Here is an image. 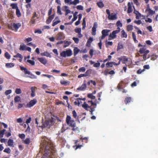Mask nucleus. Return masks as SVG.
Returning a JSON list of instances; mask_svg holds the SVG:
<instances>
[{
	"label": "nucleus",
	"instance_id": "48",
	"mask_svg": "<svg viewBox=\"0 0 158 158\" xmlns=\"http://www.w3.org/2000/svg\"><path fill=\"white\" fill-rule=\"evenodd\" d=\"M24 142L25 143L28 144L30 142V139L29 138H27L24 140Z\"/></svg>",
	"mask_w": 158,
	"mask_h": 158
},
{
	"label": "nucleus",
	"instance_id": "12",
	"mask_svg": "<svg viewBox=\"0 0 158 158\" xmlns=\"http://www.w3.org/2000/svg\"><path fill=\"white\" fill-rule=\"evenodd\" d=\"M65 38L64 35L63 33L61 32H59L57 35L56 39L57 40H61L64 39Z\"/></svg>",
	"mask_w": 158,
	"mask_h": 158
},
{
	"label": "nucleus",
	"instance_id": "40",
	"mask_svg": "<svg viewBox=\"0 0 158 158\" xmlns=\"http://www.w3.org/2000/svg\"><path fill=\"white\" fill-rule=\"evenodd\" d=\"M116 26L118 27H121L122 26V24L120 21H118L116 23Z\"/></svg>",
	"mask_w": 158,
	"mask_h": 158
},
{
	"label": "nucleus",
	"instance_id": "38",
	"mask_svg": "<svg viewBox=\"0 0 158 158\" xmlns=\"http://www.w3.org/2000/svg\"><path fill=\"white\" fill-rule=\"evenodd\" d=\"M98 6L100 8H102L104 6V4L102 2H99L97 3Z\"/></svg>",
	"mask_w": 158,
	"mask_h": 158
},
{
	"label": "nucleus",
	"instance_id": "19",
	"mask_svg": "<svg viewBox=\"0 0 158 158\" xmlns=\"http://www.w3.org/2000/svg\"><path fill=\"white\" fill-rule=\"evenodd\" d=\"M20 68L21 70L24 71V73L25 74H30V72L28 71L26 68L21 66H20Z\"/></svg>",
	"mask_w": 158,
	"mask_h": 158
},
{
	"label": "nucleus",
	"instance_id": "42",
	"mask_svg": "<svg viewBox=\"0 0 158 158\" xmlns=\"http://www.w3.org/2000/svg\"><path fill=\"white\" fill-rule=\"evenodd\" d=\"M131 100V98H125V102L126 104L130 102Z\"/></svg>",
	"mask_w": 158,
	"mask_h": 158
},
{
	"label": "nucleus",
	"instance_id": "28",
	"mask_svg": "<svg viewBox=\"0 0 158 158\" xmlns=\"http://www.w3.org/2000/svg\"><path fill=\"white\" fill-rule=\"evenodd\" d=\"M80 50L77 47L75 48L73 50L74 55L75 56L79 52Z\"/></svg>",
	"mask_w": 158,
	"mask_h": 158
},
{
	"label": "nucleus",
	"instance_id": "22",
	"mask_svg": "<svg viewBox=\"0 0 158 158\" xmlns=\"http://www.w3.org/2000/svg\"><path fill=\"white\" fill-rule=\"evenodd\" d=\"M60 83L62 85H67L70 84V82L67 81L61 80L60 81Z\"/></svg>",
	"mask_w": 158,
	"mask_h": 158
},
{
	"label": "nucleus",
	"instance_id": "33",
	"mask_svg": "<svg viewBox=\"0 0 158 158\" xmlns=\"http://www.w3.org/2000/svg\"><path fill=\"white\" fill-rule=\"evenodd\" d=\"M133 29V26L131 25H129L127 27V31H132Z\"/></svg>",
	"mask_w": 158,
	"mask_h": 158
},
{
	"label": "nucleus",
	"instance_id": "8",
	"mask_svg": "<svg viewBox=\"0 0 158 158\" xmlns=\"http://www.w3.org/2000/svg\"><path fill=\"white\" fill-rule=\"evenodd\" d=\"M118 59L119 60H121L123 64H126V65L127 66L129 65L130 64H131V62H130L128 63L127 64H126V62L127 61L129 62V61H128V58H127V57H126L125 56H122L118 58Z\"/></svg>",
	"mask_w": 158,
	"mask_h": 158
},
{
	"label": "nucleus",
	"instance_id": "29",
	"mask_svg": "<svg viewBox=\"0 0 158 158\" xmlns=\"http://www.w3.org/2000/svg\"><path fill=\"white\" fill-rule=\"evenodd\" d=\"M8 145L9 146L13 147V140L9 139L8 142Z\"/></svg>",
	"mask_w": 158,
	"mask_h": 158
},
{
	"label": "nucleus",
	"instance_id": "18",
	"mask_svg": "<svg viewBox=\"0 0 158 158\" xmlns=\"http://www.w3.org/2000/svg\"><path fill=\"white\" fill-rule=\"evenodd\" d=\"M60 22V21L59 19L58 18L56 17L53 21L52 24L53 26H54Z\"/></svg>",
	"mask_w": 158,
	"mask_h": 158
},
{
	"label": "nucleus",
	"instance_id": "49",
	"mask_svg": "<svg viewBox=\"0 0 158 158\" xmlns=\"http://www.w3.org/2000/svg\"><path fill=\"white\" fill-rule=\"evenodd\" d=\"M5 56L6 58L8 59H10V56L8 52H6L5 53Z\"/></svg>",
	"mask_w": 158,
	"mask_h": 158
},
{
	"label": "nucleus",
	"instance_id": "27",
	"mask_svg": "<svg viewBox=\"0 0 158 158\" xmlns=\"http://www.w3.org/2000/svg\"><path fill=\"white\" fill-rule=\"evenodd\" d=\"M78 14V12L76 11L73 14V19H72V23H73L74 21H75L77 19V15Z\"/></svg>",
	"mask_w": 158,
	"mask_h": 158
},
{
	"label": "nucleus",
	"instance_id": "57",
	"mask_svg": "<svg viewBox=\"0 0 158 158\" xmlns=\"http://www.w3.org/2000/svg\"><path fill=\"white\" fill-rule=\"evenodd\" d=\"M76 8L77 10H82L83 9V7L81 5H78L76 7Z\"/></svg>",
	"mask_w": 158,
	"mask_h": 158
},
{
	"label": "nucleus",
	"instance_id": "21",
	"mask_svg": "<svg viewBox=\"0 0 158 158\" xmlns=\"http://www.w3.org/2000/svg\"><path fill=\"white\" fill-rule=\"evenodd\" d=\"M93 39L92 37H90L88 39L87 43L86 46L88 47H89L90 46V44L93 41Z\"/></svg>",
	"mask_w": 158,
	"mask_h": 158
},
{
	"label": "nucleus",
	"instance_id": "54",
	"mask_svg": "<svg viewBox=\"0 0 158 158\" xmlns=\"http://www.w3.org/2000/svg\"><path fill=\"white\" fill-rule=\"evenodd\" d=\"M88 76V74H81L80 75H79L78 76V78H81L82 77H85L87 76Z\"/></svg>",
	"mask_w": 158,
	"mask_h": 158
},
{
	"label": "nucleus",
	"instance_id": "25",
	"mask_svg": "<svg viewBox=\"0 0 158 158\" xmlns=\"http://www.w3.org/2000/svg\"><path fill=\"white\" fill-rule=\"evenodd\" d=\"M149 52L148 50H147L144 54L143 55V58L144 60H145L147 59V54Z\"/></svg>",
	"mask_w": 158,
	"mask_h": 158
},
{
	"label": "nucleus",
	"instance_id": "20",
	"mask_svg": "<svg viewBox=\"0 0 158 158\" xmlns=\"http://www.w3.org/2000/svg\"><path fill=\"white\" fill-rule=\"evenodd\" d=\"M86 87V84L85 83L83 84L81 87L77 88V89L78 90H80L81 91L84 90Z\"/></svg>",
	"mask_w": 158,
	"mask_h": 158
},
{
	"label": "nucleus",
	"instance_id": "26",
	"mask_svg": "<svg viewBox=\"0 0 158 158\" xmlns=\"http://www.w3.org/2000/svg\"><path fill=\"white\" fill-rule=\"evenodd\" d=\"M121 37L122 38H126L127 37V35L124 30H123L121 31Z\"/></svg>",
	"mask_w": 158,
	"mask_h": 158
},
{
	"label": "nucleus",
	"instance_id": "16",
	"mask_svg": "<svg viewBox=\"0 0 158 158\" xmlns=\"http://www.w3.org/2000/svg\"><path fill=\"white\" fill-rule=\"evenodd\" d=\"M79 2V0H74L73 1H72V0H70L68 4L69 5H76L78 4Z\"/></svg>",
	"mask_w": 158,
	"mask_h": 158
},
{
	"label": "nucleus",
	"instance_id": "58",
	"mask_svg": "<svg viewBox=\"0 0 158 158\" xmlns=\"http://www.w3.org/2000/svg\"><path fill=\"white\" fill-rule=\"evenodd\" d=\"M15 93L17 94H19L21 93V90L20 89H16L15 91Z\"/></svg>",
	"mask_w": 158,
	"mask_h": 158
},
{
	"label": "nucleus",
	"instance_id": "5",
	"mask_svg": "<svg viewBox=\"0 0 158 158\" xmlns=\"http://www.w3.org/2000/svg\"><path fill=\"white\" fill-rule=\"evenodd\" d=\"M120 31V28L119 27H117L116 30L110 33L108 37V40H110L111 39H115L117 37L116 34L118 33Z\"/></svg>",
	"mask_w": 158,
	"mask_h": 158
},
{
	"label": "nucleus",
	"instance_id": "4",
	"mask_svg": "<svg viewBox=\"0 0 158 158\" xmlns=\"http://www.w3.org/2000/svg\"><path fill=\"white\" fill-rule=\"evenodd\" d=\"M82 107L86 110L89 111L91 115L93 114V112L95 111L94 108H92L91 106H89V105L85 102L82 105Z\"/></svg>",
	"mask_w": 158,
	"mask_h": 158
},
{
	"label": "nucleus",
	"instance_id": "31",
	"mask_svg": "<svg viewBox=\"0 0 158 158\" xmlns=\"http://www.w3.org/2000/svg\"><path fill=\"white\" fill-rule=\"evenodd\" d=\"M146 11H148L150 14L153 15L155 13V11L151 10L149 8H148Z\"/></svg>",
	"mask_w": 158,
	"mask_h": 158
},
{
	"label": "nucleus",
	"instance_id": "7",
	"mask_svg": "<svg viewBox=\"0 0 158 158\" xmlns=\"http://www.w3.org/2000/svg\"><path fill=\"white\" fill-rule=\"evenodd\" d=\"M21 26V24L19 23H11L10 26H9V29H11L12 30L16 31Z\"/></svg>",
	"mask_w": 158,
	"mask_h": 158
},
{
	"label": "nucleus",
	"instance_id": "55",
	"mask_svg": "<svg viewBox=\"0 0 158 158\" xmlns=\"http://www.w3.org/2000/svg\"><path fill=\"white\" fill-rule=\"evenodd\" d=\"M12 92V91L10 89H9V90H6L5 92V95H8L11 94Z\"/></svg>",
	"mask_w": 158,
	"mask_h": 158
},
{
	"label": "nucleus",
	"instance_id": "59",
	"mask_svg": "<svg viewBox=\"0 0 158 158\" xmlns=\"http://www.w3.org/2000/svg\"><path fill=\"white\" fill-rule=\"evenodd\" d=\"M100 65V64L99 62H97L96 63H95L93 66L94 67H99Z\"/></svg>",
	"mask_w": 158,
	"mask_h": 158
},
{
	"label": "nucleus",
	"instance_id": "61",
	"mask_svg": "<svg viewBox=\"0 0 158 158\" xmlns=\"http://www.w3.org/2000/svg\"><path fill=\"white\" fill-rule=\"evenodd\" d=\"M73 39L76 43L77 44L78 43L79 40L78 38L76 37H73Z\"/></svg>",
	"mask_w": 158,
	"mask_h": 158
},
{
	"label": "nucleus",
	"instance_id": "14",
	"mask_svg": "<svg viewBox=\"0 0 158 158\" xmlns=\"http://www.w3.org/2000/svg\"><path fill=\"white\" fill-rule=\"evenodd\" d=\"M69 8L68 6H64L62 7V10L65 11V15H67L70 13L71 12V11L69 9Z\"/></svg>",
	"mask_w": 158,
	"mask_h": 158
},
{
	"label": "nucleus",
	"instance_id": "32",
	"mask_svg": "<svg viewBox=\"0 0 158 158\" xmlns=\"http://www.w3.org/2000/svg\"><path fill=\"white\" fill-rule=\"evenodd\" d=\"M41 55L42 56H46L48 57H50V54L48 52H44L41 53Z\"/></svg>",
	"mask_w": 158,
	"mask_h": 158
},
{
	"label": "nucleus",
	"instance_id": "24",
	"mask_svg": "<svg viewBox=\"0 0 158 158\" xmlns=\"http://www.w3.org/2000/svg\"><path fill=\"white\" fill-rule=\"evenodd\" d=\"M54 17V15H51V16H50L47 19V20L46 21V23L47 24L49 23L52 19H53Z\"/></svg>",
	"mask_w": 158,
	"mask_h": 158
},
{
	"label": "nucleus",
	"instance_id": "41",
	"mask_svg": "<svg viewBox=\"0 0 158 158\" xmlns=\"http://www.w3.org/2000/svg\"><path fill=\"white\" fill-rule=\"evenodd\" d=\"M123 48V45L121 43H118V45L117 50H119Z\"/></svg>",
	"mask_w": 158,
	"mask_h": 158
},
{
	"label": "nucleus",
	"instance_id": "39",
	"mask_svg": "<svg viewBox=\"0 0 158 158\" xmlns=\"http://www.w3.org/2000/svg\"><path fill=\"white\" fill-rule=\"evenodd\" d=\"M64 48H66L67 46H68L70 44H71V43L70 42L68 41H64Z\"/></svg>",
	"mask_w": 158,
	"mask_h": 158
},
{
	"label": "nucleus",
	"instance_id": "10",
	"mask_svg": "<svg viewBox=\"0 0 158 158\" xmlns=\"http://www.w3.org/2000/svg\"><path fill=\"white\" fill-rule=\"evenodd\" d=\"M37 102L36 99H34L31 100L27 105V106L28 107H31L34 106Z\"/></svg>",
	"mask_w": 158,
	"mask_h": 158
},
{
	"label": "nucleus",
	"instance_id": "13",
	"mask_svg": "<svg viewBox=\"0 0 158 158\" xmlns=\"http://www.w3.org/2000/svg\"><path fill=\"white\" fill-rule=\"evenodd\" d=\"M108 19L109 20H114L117 19L116 15L114 13H112L109 16H108Z\"/></svg>",
	"mask_w": 158,
	"mask_h": 158
},
{
	"label": "nucleus",
	"instance_id": "63",
	"mask_svg": "<svg viewBox=\"0 0 158 158\" xmlns=\"http://www.w3.org/2000/svg\"><path fill=\"white\" fill-rule=\"evenodd\" d=\"M32 40V39L31 37H29L27 38L26 39L24 40V41L25 42H29L31 41Z\"/></svg>",
	"mask_w": 158,
	"mask_h": 158
},
{
	"label": "nucleus",
	"instance_id": "47",
	"mask_svg": "<svg viewBox=\"0 0 158 158\" xmlns=\"http://www.w3.org/2000/svg\"><path fill=\"white\" fill-rule=\"evenodd\" d=\"M14 57L19 58L21 59L23 58L22 56L19 53H18L16 55L14 56Z\"/></svg>",
	"mask_w": 158,
	"mask_h": 158
},
{
	"label": "nucleus",
	"instance_id": "3",
	"mask_svg": "<svg viewBox=\"0 0 158 158\" xmlns=\"http://www.w3.org/2000/svg\"><path fill=\"white\" fill-rule=\"evenodd\" d=\"M53 120L52 119H50L48 120H46L41 126L39 127L42 128H49L53 125Z\"/></svg>",
	"mask_w": 158,
	"mask_h": 158
},
{
	"label": "nucleus",
	"instance_id": "34",
	"mask_svg": "<svg viewBox=\"0 0 158 158\" xmlns=\"http://www.w3.org/2000/svg\"><path fill=\"white\" fill-rule=\"evenodd\" d=\"M27 46L24 45H21L19 49L20 50H25L26 49Z\"/></svg>",
	"mask_w": 158,
	"mask_h": 158
},
{
	"label": "nucleus",
	"instance_id": "11",
	"mask_svg": "<svg viewBox=\"0 0 158 158\" xmlns=\"http://www.w3.org/2000/svg\"><path fill=\"white\" fill-rule=\"evenodd\" d=\"M98 27V24L96 22H95L94 23L92 29V34L93 35H95L96 34V28Z\"/></svg>",
	"mask_w": 158,
	"mask_h": 158
},
{
	"label": "nucleus",
	"instance_id": "23",
	"mask_svg": "<svg viewBox=\"0 0 158 158\" xmlns=\"http://www.w3.org/2000/svg\"><path fill=\"white\" fill-rule=\"evenodd\" d=\"M15 64L13 63H7L6 64L5 66L7 68H10L13 67Z\"/></svg>",
	"mask_w": 158,
	"mask_h": 158
},
{
	"label": "nucleus",
	"instance_id": "62",
	"mask_svg": "<svg viewBox=\"0 0 158 158\" xmlns=\"http://www.w3.org/2000/svg\"><path fill=\"white\" fill-rule=\"evenodd\" d=\"M157 57H158V56L157 55H155L154 56V55H152V57L151 58V60H155L157 58Z\"/></svg>",
	"mask_w": 158,
	"mask_h": 158
},
{
	"label": "nucleus",
	"instance_id": "36",
	"mask_svg": "<svg viewBox=\"0 0 158 158\" xmlns=\"http://www.w3.org/2000/svg\"><path fill=\"white\" fill-rule=\"evenodd\" d=\"M15 102H19L20 100V98L19 96H17L15 98H14Z\"/></svg>",
	"mask_w": 158,
	"mask_h": 158
},
{
	"label": "nucleus",
	"instance_id": "45",
	"mask_svg": "<svg viewBox=\"0 0 158 158\" xmlns=\"http://www.w3.org/2000/svg\"><path fill=\"white\" fill-rule=\"evenodd\" d=\"M27 62L30 64L31 65H34L35 64V61L30 60H27Z\"/></svg>",
	"mask_w": 158,
	"mask_h": 158
},
{
	"label": "nucleus",
	"instance_id": "9",
	"mask_svg": "<svg viewBox=\"0 0 158 158\" xmlns=\"http://www.w3.org/2000/svg\"><path fill=\"white\" fill-rule=\"evenodd\" d=\"M110 31V30L108 29H104L102 31L101 33L102 36H101V40H103L108 35L109 32Z\"/></svg>",
	"mask_w": 158,
	"mask_h": 158
},
{
	"label": "nucleus",
	"instance_id": "6",
	"mask_svg": "<svg viewBox=\"0 0 158 158\" xmlns=\"http://www.w3.org/2000/svg\"><path fill=\"white\" fill-rule=\"evenodd\" d=\"M72 54V52L70 49H68L65 51H63L60 53V56L63 57H65L66 56H70Z\"/></svg>",
	"mask_w": 158,
	"mask_h": 158
},
{
	"label": "nucleus",
	"instance_id": "35",
	"mask_svg": "<svg viewBox=\"0 0 158 158\" xmlns=\"http://www.w3.org/2000/svg\"><path fill=\"white\" fill-rule=\"evenodd\" d=\"M10 6H11L12 8L13 9H16V10L17 9V8H18V7L17 6V4H15V3L11 4L10 5Z\"/></svg>",
	"mask_w": 158,
	"mask_h": 158
},
{
	"label": "nucleus",
	"instance_id": "56",
	"mask_svg": "<svg viewBox=\"0 0 158 158\" xmlns=\"http://www.w3.org/2000/svg\"><path fill=\"white\" fill-rule=\"evenodd\" d=\"M75 31L76 33L78 34L81 32V29L80 28H76L75 29Z\"/></svg>",
	"mask_w": 158,
	"mask_h": 158
},
{
	"label": "nucleus",
	"instance_id": "52",
	"mask_svg": "<svg viewBox=\"0 0 158 158\" xmlns=\"http://www.w3.org/2000/svg\"><path fill=\"white\" fill-rule=\"evenodd\" d=\"M29 75H30V76L29 77L31 79H36L37 78V77L34 75V74L31 73H30V74H29Z\"/></svg>",
	"mask_w": 158,
	"mask_h": 158
},
{
	"label": "nucleus",
	"instance_id": "1",
	"mask_svg": "<svg viewBox=\"0 0 158 158\" xmlns=\"http://www.w3.org/2000/svg\"><path fill=\"white\" fill-rule=\"evenodd\" d=\"M42 139L43 141L45 140L41 143V148L44 149L45 153L43 156V158H48L52 153H53L51 150L53 151H55L54 145L52 142L46 137H44Z\"/></svg>",
	"mask_w": 158,
	"mask_h": 158
},
{
	"label": "nucleus",
	"instance_id": "44",
	"mask_svg": "<svg viewBox=\"0 0 158 158\" xmlns=\"http://www.w3.org/2000/svg\"><path fill=\"white\" fill-rule=\"evenodd\" d=\"M16 14L18 17L20 16L21 15V13L19 8H17L16 10Z\"/></svg>",
	"mask_w": 158,
	"mask_h": 158
},
{
	"label": "nucleus",
	"instance_id": "15",
	"mask_svg": "<svg viewBox=\"0 0 158 158\" xmlns=\"http://www.w3.org/2000/svg\"><path fill=\"white\" fill-rule=\"evenodd\" d=\"M133 4L132 3H131L130 2H129L127 4V6H128V10H127V13H130L132 12V6Z\"/></svg>",
	"mask_w": 158,
	"mask_h": 158
},
{
	"label": "nucleus",
	"instance_id": "30",
	"mask_svg": "<svg viewBox=\"0 0 158 158\" xmlns=\"http://www.w3.org/2000/svg\"><path fill=\"white\" fill-rule=\"evenodd\" d=\"M146 48L144 46L143 48H140L139 52L140 53L143 54V53H144L146 51Z\"/></svg>",
	"mask_w": 158,
	"mask_h": 158
},
{
	"label": "nucleus",
	"instance_id": "17",
	"mask_svg": "<svg viewBox=\"0 0 158 158\" xmlns=\"http://www.w3.org/2000/svg\"><path fill=\"white\" fill-rule=\"evenodd\" d=\"M37 59L41 63L44 64H45L47 63V60L44 58H38Z\"/></svg>",
	"mask_w": 158,
	"mask_h": 158
},
{
	"label": "nucleus",
	"instance_id": "64",
	"mask_svg": "<svg viewBox=\"0 0 158 158\" xmlns=\"http://www.w3.org/2000/svg\"><path fill=\"white\" fill-rule=\"evenodd\" d=\"M134 23L137 24L138 25H140L142 23L141 21L140 20H135L134 21Z\"/></svg>",
	"mask_w": 158,
	"mask_h": 158
},
{
	"label": "nucleus",
	"instance_id": "2",
	"mask_svg": "<svg viewBox=\"0 0 158 158\" xmlns=\"http://www.w3.org/2000/svg\"><path fill=\"white\" fill-rule=\"evenodd\" d=\"M66 121L68 125L73 127L72 129V130L75 131L76 129H78V127L74 128V127H76V123L73 120L71 119V117L70 116H67Z\"/></svg>",
	"mask_w": 158,
	"mask_h": 158
},
{
	"label": "nucleus",
	"instance_id": "46",
	"mask_svg": "<svg viewBox=\"0 0 158 158\" xmlns=\"http://www.w3.org/2000/svg\"><path fill=\"white\" fill-rule=\"evenodd\" d=\"M57 12L58 14H59L60 15H61L62 14V13L61 11V8L59 6H58L57 7Z\"/></svg>",
	"mask_w": 158,
	"mask_h": 158
},
{
	"label": "nucleus",
	"instance_id": "37",
	"mask_svg": "<svg viewBox=\"0 0 158 158\" xmlns=\"http://www.w3.org/2000/svg\"><path fill=\"white\" fill-rule=\"evenodd\" d=\"M88 97L92 99H94L95 98V97L93 95V94H88Z\"/></svg>",
	"mask_w": 158,
	"mask_h": 158
},
{
	"label": "nucleus",
	"instance_id": "60",
	"mask_svg": "<svg viewBox=\"0 0 158 158\" xmlns=\"http://www.w3.org/2000/svg\"><path fill=\"white\" fill-rule=\"evenodd\" d=\"M10 151H11V150H10V149L9 148H5L4 149V152H6L8 153H10Z\"/></svg>",
	"mask_w": 158,
	"mask_h": 158
},
{
	"label": "nucleus",
	"instance_id": "43",
	"mask_svg": "<svg viewBox=\"0 0 158 158\" xmlns=\"http://www.w3.org/2000/svg\"><path fill=\"white\" fill-rule=\"evenodd\" d=\"M134 28L136 30H137V33L138 34H142V31L140 30L138 27L136 26H135Z\"/></svg>",
	"mask_w": 158,
	"mask_h": 158
},
{
	"label": "nucleus",
	"instance_id": "53",
	"mask_svg": "<svg viewBox=\"0 0 158 158\" xmlns=\"http://www.w3.org/2000/svg\"><path fill=\"white\" fill-rule=\"evenodd\" d=\"M86 69L84 67H82L79 69V71L80 72H84L85 71Z\"/></svg>",
	"mask_w": 158,
	"mask_h": 158
},
{
	"label": "nucleus",
	"instance_id": "50",
	"mask_svg": "<svg viewBox=\"0 0 158 158\" xmlns=\"http://www.w3.org/2000/svg\"><path fill=\"white\" fill-rule=\"evenodd\" d=\"M106 66L107 68L111 67L113 66L111 62H108L106 64Z\"/></svg>",
	"mask_w": 158,
	"mask_h": 158
},
{
	"label": "nucleus",
	"instance_id": "51",
	"mask_svg": "<svg viewBox=\"0 0 158 158\" xmlns=\"http://www.w3.org/2000/svg\"><path fill=\"white\" fill-rule=\"evenodd\" d=\"M6 131V130L3 129L2 130H1L0 131V137H2L3 135L4 134L5 131Z\"/></svg>",
	"mask_w": 158,
	"mask_h": 158
}]
</instances>
